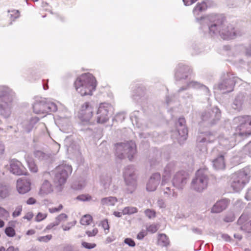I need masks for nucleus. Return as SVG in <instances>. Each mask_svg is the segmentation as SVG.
Here are the masks:
<instances>
[{
  "instance_id": "obj_1",
  "label": "nucleus",
  "mask_w": 251,
  "mask_h": 251,
  "mask_svg": "<svg viewBox=\"0 0 251 251\" xmlns=\"http://www.w3.org/2000/svg\"><path fill=\"white\" fill-rule=\"evenodd\" d=\"M74 86L76 91L81 96H91L96 89L97 80L91 74L84 73L77 77Z\"/></svg>"
},
{
  "instance_id": "obj_2",
  "label": "nucleus",
  "mask_w": 251,
  "mask_h": 251,
  "mask_svg": "<svg viewBox=\"0 0 251 251\" xmlns=\"http://www.w3.org/2000/svg\"><path fill=\"white\" fill-rule=\"evenodd\" d=\"M251 177V169L248 167H245L231 176L229 180L230 185L233 191H239L249 182Z\"/></svg>"
},
{
  "instance_id": "obj_3",
  "label": "nucleus",
  "mask_w": 251,
  "mask_h": 251,
  "mask_svg": "<svg viewBox=\"0 0 251 251\" xmlns=\"http://www.w3.org/2000/svg\"><path fill=\"white\" fill-rule=\"evenodd\" d=\"M234 123L237 125L235 134L240 136L251 135V115H243L235 117Z\"/></svg>"
},
{
  "instance_id": "obj_4",
  "label": "nucleus",
  "mask_w": 251,
  "mask_h": 251,
  "mask_svg": "<svg viewBox=\"0 0 251 251\" xmlns=\"http://www.w3.org/2000/svg\"><path fill=\"white\" fill-rule=\"evenodd\" d=\"M115 147L117 156L120 159L124 158L123 153H120L122 151H124V153L128 154L127 157L129 160H132L136 152V145L132 141L118 143L116 144Z\"/></svg>"
},
{
  "instance_id": "obj_5",
  "label": "nucleus",
  "mask_w": 251,
  "mask_h": 251,
  "mask_svg": "<svg viewBox=\"0 0 251 251\" xmlns=\"http://www.w3.org/2000/svg\"><path fill=\"white\" fill-rule=\"evenodd\" d=\"M208 183L207 171L206 170H199L195 179L192 183V187L197 191H202L207 187Z\"/></svg>"
},
{
  "instance_id": "obj_6",
  "label": "nucleus",
  "mask_w": 251,
  "mask_h": 251,
  "mask_svg": "<svg viewBox=\"0 0 251 251\" xmlns=\"http://www.w3.org/2000/svg\"><path fill=\"white\" fill-rule=\"evenodd\" d=\"M72 172V168L68 165H61L56 169V174L54 182L56 186H61L64 184L68 177Z\"/></svg>"
},
{
  "instance_id": "obj_7",
  "label": "nucleus",
  "mask_w": 251,
  "mask_h": 251,
  "mask_svg": "<svg viewBox=\"0 0 251 251\" xmlns=\"http://www.w3.org/2000/svg\"><path fill=\"white\" fill-rule=\"evenodd\" d=\"M94 105L90 102H85L81 105L78 112L79 118L84 122H89L94 115Z\"/></svg>"
},
{
  "instance_id": "obj_8",
  "label": "nucleus",
  "mask_w": 251,
  "mask_h": 251,
  "mask_svg": "<svg viewBox=\"0 0 251 251\" xmlns=\"http://www.w3.org/2000/svg\"><path fill=\"white\" fill-rule=\"evenodd\" d=\"M110 105L107 103H101L97 111V122L103 124L109 120V112L111 110Z\"/></svg>"
},
{
  "instance_id": "obj_9",
  "label": "nucleus",
  "mask_w": 251,
  "mask_h": 251,
  "mask_svg": "<svg viewBox=\"0 0 251 251\" xmlns=\"http://www.w3.org/2000/svg\"><path fill=\"white\" fill-rule=\"evenodd\" d=\"M220 28L219 33L220 36L224 40H229L235 37L237 34V31L235 30L233 25H218Z\"/></svg>"
},
{
  "instance_id": "obj_10",
  "label": "nucleus",
  "mask_w": 251,
  "mask_h": 251,
  "mask_svg": "<svg viewBox=\"0 0 251 251\" xmlns=\"http://www.w3.org/2000/svg\"><path fill=\"white\" fill-rule=\"evenodd\" d=\"M10 171L17 175H26L27 170L21 162L13 160L10 163Z\"/></svg>"
},
{
  "instance_id": "obj_11",
  "label": "nucleus",
  "mask_w": 251,
  "mask_h": 251,
  "mask_svg": "<svg viewBox=\"0 0 251 251\" xmlns=\"http://www.w3.org/2000/svg\"><path fill=\"white\" fill-rule=\"evenodd\" d=\"M16 188L20 194H25L31 189V182L27 179L19 178L17 181Z\"/></svg>"
},
{
  "instance_id": "obj_12",
  "label": "nucleus",
  "mask_w": 251,
  "mask_h": 251,
  "mask_svg": "<svg viewBox=\"0 0 251 251\" xmlns=\"http://www.w3.org/2000/svg\"><path fill=\"white\" fill-rule=\"evenodd\" d=\"M160 180V175L159 174H153L149 179L147 185V190L149 191H153L156 190L157 186Z\"/></svg>"
},
{
  "instance_id": "obj_13",
  "label": "nucleus",
  "mask_w": 251,
  "mask_h": 251,
  "mask_svg": "<svg viewBox=\"0 0 251 251\" xmlns=\"http://www.w3.org/2000/svg\"><path fill=\"white\" fill-rule=\"evenodd\" d=\"M229 201L227 199H222L218 201L213 205L211 209L212 213H220L226 209Z\"/></svg>"
},
{
  "instance_id": "obj_14",
  "label": "nucleus",
  "mask_w": 251,
  "mask_h": 251,
  "mask_svg": "<svg viewBox=\"0 0 251 251\" xmlns=\"http://www.w3.org/2000/svg\"><path fill=\"white\" fill-rule=\"evenodd\" d=\"M132 169L130 170L129 169L126 170L124 172L125 180L128 185H132L133 186L136 185V180L135 177V174L133 172H131Z\"/></svg>"
},
{
  "instance_id": "obj_15",
  "label": "nucleus",
  "mask_w": 251,
  "mask_h": 251,
  "mask_svg": "<svg viewBox=\"0 0 251 251\" xmlns=\"http://www.w3.org/2000/svg\"><path fill=\"white\" fill-rule=\"evenodd\" d=\"M49 108V104L44 102H38L33 105L34 112L38 114L47 113Z\"/></svg>"
},
{
  "instance_id": "obj_16",
  "label": "nucleus",
  "mask_w": 251,
  "mask_h": 251,
  "mask_svg": "<svg viewBox=\"0 0 251 251\" xmlns=\"http://www.w3.org/2000/svg\"><path fill=\"white\" fill-rule=\"evenodd\" d=\"M12 101L11 96L7 93L0 96V108L5 109L11 105Z\"/></svg>"
},
{
  "instance_id": "obj_17",
  "label": "nucleus",
  "mask_w": 251,
  "mask_h": 251,
  "mask_svg": "<svg viewBox=\"0 0 251 251\" xmlns=\"http://www.w3.org/2000/svg\"><path fill=\"white\" fill-rule=\"evenodd\" d=\"M178 124L181 127L180 129H178V134L181 137L186 139L188 134V130L185 126L186 121L185 119L184 118H179L178 120Z\"/></svg>"
},
{
  "instance_id": "obj_18",
  "label": "nucleus",
  "mask_w": 251,
  "mask_h": 251,
  "mask_svg": "<svg viewBox=\"0 0 251 251\" xmlns=\"http://www.w3.org/2000/svg\"><path fill=\"white\" fill-rule=\"evenodd\" d=\"M53 191L52 185L48 180H45L42 184L39 194L42 196L48 195Z\"/></svg>"
},
{
  "instance_id": "obj_19",
  "label": "nucleus",
  "mask_w": 251,
  "mask_h": 251,
  "mask_svg": "<svg viewBox=\"0 0 251 251\" xmlns=\"http://www.w3.org/2000/svg\"><path fill=\"white\" fill-rule=\"evenodd\" d=\"M187 174L184 171L177 172L175 176L173 183L174 185L177 186L180 183H182L186 179Z\"/></svg>"
},
{
  "instance_id": "obj_20",
  "label": "nucleus",
  "mask_w": 251,
  "mask_h": 251,
  "mask_svg": "<svg viewBox=\"0 0 251 251\" xmlns=\"http://www.w3.org/2000/svg\"><path fill=\"white\" fill-rule=\"evenodd\" d=\"M213 166L217 169H222L225 167L224 157L220 155L213 161Z\"/></svg>"
},
{
  "instance_id": "obj_21",
  "label": "nucleus",
  "mask_w": 251,
  "mask_h": 251,
  "mask_svg": "<svg viewBox=\"0 0 251 251\" xmlns=\"http://www.w3.org/2000/svg\"><path fill=\"white\" fill-rule=\"evenodd\" d=\"M169 240L165 234H159L158 235L157 244L162 247H167L169 245Z\"/></svg>"
},
{
  "instance_id": "obj_22",
  "label": "nucleus",
  "mask_w": 251,
  "mask_h": 251,
  "mask_svg": "<svg viewBox=\"0 0 251 251\" xmlns=\"http://www.w3.org/2000/svg\"><path fill=\"white\" fill-rule=\"evenodd\" d=\"M223 23V21L222 19L217 18L216 20V23L213 25H211L209 26V30L210 32H212L215 33L216 31H218L220 30V28L219 27L218 25H222Z\"/></svg>"
},
{
  "instance_id": "obj_23",
  "label": "nucleus",
  "mask_w": 251,
  "mask_h": 251,
  "mask_svg": "<svg viewBox=\"0 0 251 251\" xmlns=\"http://www.w3.org/2000/svg\"><path fill=\"white\" fill-rule=\"evenodd\" d=\"M207 8L206 3L202 1L198 3L193 9V13L195 15H198L200 12L205 10Z\"/></svg>"
},
{
  "instance_id": "obj_24",
  "label": "nucleus",
  "mask_w": 251,
  "mask_h": 251,
  "mask_svg": "<svg viewBox=\"0 0 251 251\" xmlns=\"http://www.w3.org/2000/svg\"><path fill=\"white\" fill-rule=\"evenodd\" d=\"M9 195V190L8 187L2 184H0V198L4 199Z\"/></svg>"
},
{
  "instance_id": "obj_25",
  "label": "nucleus",
  "mask_w": 251,
  "mask_h": 251,
  "mask_svg": "<svg viewBox=\"0 0 251 251\" xmlns=\"http://www.w3.org/2000/svg\"><path fill=\"white\" fill-rule=\"evenodd\" d=\"M93 221L92 216L89 214L83 215L80 219V223L81 225L87 226L90 225Z\"/></svg>"
},
{
  "instance_id": "obj_26",
  "label": "nucleus",
  "mask_w": 251,
  "mask_h": 251,
  "mask_svg": "<svg viewBox=\"0 0 251 251\" xmlns=\"http://www.w3.org/2000/svg\"><path fill=\"white\" fill-rule=\"evenodd\" d=\"M28 167L30 171L33 173H36L38 171V167L35 164L34 161L31 158H27L26 159Z\"/></svg>"
},
{
  "instance_id": "obj_27",
  "label": "nucleus",
  "mask_w": 251,
  "mask_h": 251,
  "mask_svg": "<svg viewBox=\"0 0 251 251\" xmlns=\"http://www.w3.org/2000/svg\"><path fill=\"white\" fill-rule=\"evenodd\" d=\"M116 201V199L114 197L105 198L101 200V203L103 205H113Z\"/></svg>"
},
{
  "instance_id": "obj_28",
  "label": "nucleus",
  "mask_w": 251,
  "mask_h": 251,
  "mask_svg": "<svg viewBox=\"0 0 251 251\" xmlns=\"http://www.w3.org/2000/svg\"><path fill=\"white\" fill-rule=\"evenodd\" d=\"M138 209L137 208L134 207H125L123 210V213L124 215L126 214H132L137 212Z\"/></svg>"
},
{
  "instance_id": "obj_29",
  "label": "nucleus",
  "mask_w": 251,
  "mask_h": 251,
  "mask_svg": "<svg viewBox=\"0 0 251 251\" xmlns=\"http://www.w3.org/2000/svg\"><path fill=\"white\" fill-rule=\"evenodd\" d=\"M158 229V225L157 224H151L147 227V230L151 233H155Z\"/></svg>"
},
{
  "instance_id": "obj_30",
  "label": "nucleus",
  "mask_w": 251,
  "mask_h": 251,
  "mask_svg": "<svg viewBox=\"0 0 251 251\" xmlns=\"http://www.w3.org/2000/svg\"><path fill=\"white\" fill-rule=\"evenodd\" d=\"M9 12L10 13V18L13 21H14L20 16V11L18 10H12L11 11H9Z\"/></svg>"
},
{
  "instance_id": "obj_31",
  "label": "nucleus",
  "mask_w": 251,
  "mask_h": 251,
  "mask_svg": "<svg viewBox=\"0 0 251 251\" xmlns=\"http://www.w3.org/2000/svg\"><path fill=\"white\" fill-rule=\"evenodd\" d=\"M100 225L104 229L105 232L107 233L109 229V225L107 219H104L100 222Z\"/></svg>"
},
{
  "instance_id": "obj_32",
  "label": "nucleus",
  "mask_w": 251,
  "mask_h": 251,
  "mask_svg": "<svg viewBox=\"0 0 251 251\" xmlns=\"http://www.w3.org/2000/svg\"><path fill=\"white\" fill-rule=\"evenodd\" d=\"M5 233L9 237H14L15 234V229L12 227H7L5 229Z\"/></svg>"
},
{
  "instance_id": "obj_33",
  "label": "nucleus",
  "mask_w": 251,
  "mask_h": 251,
  "mask_svg": "<svg viewBox=\"0 0 251 251\" xmlns=\"http://www.w3.org/2000/svg\"><path fill=\"white\" fill-rule=\"evenodd\" d=\"M52 238V235L51 234L47 235L44 236L38 237L37 240L40 242H48Z\"/></svg>"
},
{
  "instance_id": "obj_34",
  "label": "nucleus",
  "mask_w": 251,
  "mask_h": 251,
  "mask_svg": "<svg viewBox=\"0 0 251 251\" xmlns=\"http://www.w3.org/2000/svg\"><path fill=\"white\" fill-rule=\"evenodd\" d=\"M190 68L187 66L183 65L182 66H180L176 73V75L178 76L179 74H180L181 72H185L186 73H188L190 71Z\"/></svg>"
},
{
  "instance_id": "obj_35",
  "label": "nucleus",
  "mask_w": 251,
  "mask_h": 251,
  "mask_svg": "<svg viewBox=\"0 0 251 251\" xmlns=\"http://www.w3.org/2000/svg\"><path fill=\"white\" fill-rule=\"evenodd\" d=\"M145 213L146 215L150 219L154 218L156 216V213L155 211L153 210L147 209L145 210Z\"/></svg>"
},
{
  "instance_id": "obj_36",
  "label": "nucleus",
  "mask_w": 251,
  "mask_h": 251,
  "mask_svg": "<svg viewBox=\"0 0 251 251\" xmlns=\"http://www.w3.org/2000/svg\"><path fill=\"white\" fill-rule=\"evenodd\" d=\"M47 217V214L46 213L39 212L35 217V221L40 222L46 219Z\"/></svg>"
},
{
  "instance_id": "obj_37",
  "label": "nucleus",
  "mask_w": 251,
  "mask_h": 251,
  "mask_svg": "<svg viewBox=\"0 0 251 251\" xmlns=\"http://www.w3.org/2000/svg\"><path fill=\"white\" fill-rule=\"evenodd\" d=\"M23 208L21 205L17 206L12 213V216L15 218L20 216L22 211Z\"/></svg>"
},
{
  "instance_id": "obj_38",
  "label": "nucleus",
  "mask_w": 251,
  "mask_h": 251,
  "mask_svg": "<svg viewBox=\"0 0 251 251\" xmlns=\"http://www.w3.org/2000/svg\"><path fill=\"white\" fill-rule=\"evenodd\" d=\"M82 246L87 249H92L96 247V244L95 243H90L86 242H82L81 243Z\"/></svg>"
},
{
  "instance_id": "obj_39",
  "label": "nucleus",
  "mask_w": 251,
  "mask_h": 251,
  "mask_svg": "<svg viewBox=\"0 0 251 251\" xmlns=\"http://www.w3.org/2000/svg\"><path fill=\"white\" fill-rule=\"evenodd\" d=\"M98 233V229L97 227H94L92 230H87L86 234L88 237H93L96 236Z\"/></svg>"
},
{
  "instance_id": "obj_40",
  "label": "nucleus",
  "mask_w": 251,
  "mask_h": 251,
  "mask_svg": "<svg viewBox=\"0 0 251 251\" xmlns=\"http://www.w3.org/2000/svg\"><path fill=\"white\" fill-rule=\"evenodd\" d=\"M242 228L246 231L247 232L251 233V220L242 226Z\"/></svg>"
},
{
  "instance_id": "obj_41",
  "label": "nucleus",
  "mask_w": 251,
  "mask_h": 251,
  "mask_svg": "<svg viewBox=\"0 0 251 251\" xmlns=\"http://www.w3.org/2000/svg\"><path fill=\"white\" fill-rule=\"evenodd\" d=\"M9 216V212L5 208L0 206V217H7Z\"/></svg>"
},
{
  "instance_id": "obj_42",
  "label": "nucleus",
  "mask_w": 251,
  "mask_h": 251,
  "mask_svg": "<svg viewBox=\"0 0 251 251\" xmlns=\"http://www.w3.org/2000/svg\"><path fill=\"white\" fill-rule=\"evenodd\" d=\"M67 215L64 213H62L60 214L57 217V219L59 221V222H66L67 220Z\"/></svg>"
},
{
  "instance_id": "obj_43",
  "label": "nucleus",
  "mask_w": 251,
  "mask_h": 251,
  "mask_svg": "<svg viewBox=\"0 0 251 251\" xmlns=\"http://www.w3.org/2000/svg\"><path fill=\"white\" fill-rule=\"evenodd\" d=\"M147 230H142L138 234L137 238L139 240H142L147 235Z\"/></svg>"
},
{
  "instance_id": "obj_44",
  "label": "nucleus",
  "mask_w": 251,
  "mask_h": 251,
  "mask_svg": "<svg viewBox=\"0 0 251 251\" xmlns=\"http://www.w3.org/2000/svg\"><path fill=\"white\" fill-rule=\"evenodd\" d=\"M124 242L130 247H133L135 246V242L131 238H126L124 240Z\"/></svg>"
},
{
  "instance_id": "obj_45",
  "label": "nucleus",
  "mask_w": 251,
  "mask_h": 251,
  "mask_svg": "<svg viewBox=\"0 0 251 251\" xmlns=\"http://www.w3.org/2000/svg\"><path fill=\"white\" fill-rule=\"evenodd\" d=\"M63 208V206L62 204H60L58 207H52L49 208V211L50 213H55L60 211Z\"/></svg>"
},
{
  "instance_id": "obj_46",
  "label": "nucleus",
  "mask_w": 251,
  "mask_h": 251,
  "mask_svg": "<svg viewBox=\"0 0 251 251\" xmlns=\"http://www.w3.org/2000/svg\"><path fill=\"white\" fill-rule=\"evenodd\" d=\"M34 215L32 212L29 211L27 212L23 217V219H26L28 221H30L33 217Z\"/></svg>"
},
{
  "instance_id": "obj_47",
  "label": "nucleus",
  "mask_w": 251,
  "mask_h": 251,
  "mask_svg": "<svg viewBox=\"0 0 251 251\" xmlns=\"http://www.w3.org/2000/svg\"><path fill=\"white\" fill-rule=\"evenodd\" d=\"M170 173H168L166 170H165L164 174L163 176L162 184L166 183V181L170 178Z\"/></svg>"
},
{
  "instance_id": "obj_48",
  "label": "nucleus",
  "mask_w": 251,
  "mask_h": 251,
  "mask_svg": "<svg viewBox=\"0 0 251 251\" xmlns=\"http://www.w3.org/2000/svg\"><path fill=\"white\" fill-rule=\"evenodd\" d=\"M73 226V225L71 223H68L67 224H64L62 225V228L64 230H68Z\"/></svg>"
},
{
  "instance_id": "obj_49",
  "label": "nucleus",
  "mask_w": 251,
  "mask_h": 251,
  "mask_svg": "<svg viewBox=\"0 0 251 251\" xmlns=\"http://www.w3.org/2000/svg\"><path fill=\"white\" fill-rule=\"evenodd\" d=\"M36 200L34 198H29L26 201L27 204L31 205L36 203Z\"/></svg>"
},
{
  "instance_id": "obj_50",
  "label": "nucleus",
  "mask_w": 251,
  "mask_h": 251,
  "mask_svg": "<svg viewBox=\"0 0 251 251\" xmlns=\"http://www.w3.org/2000/svg\"><path fill=\"white\" fill-rule=\"evenodd\" d=\"M5 151V146L3 143L0 141V155H2Z\"/></svg>"
},
{
  "instance_id": "obj_51",
  "label": "nucleus",
  "mask_w": 251,
  "mask_h": 251,
  "mask_svg": "<svg viewBox=\"0 0 251 251\" xmlns=\"http://www.w3.org/2000/svg\"><path fill=\"white\" fill-rule=\"evenodd\" d=\"M35 233V231L34 229H29L28 230L27 232H26V235H33Z\"/></svg>"
},
{
  "instance_id": "obj_52",
  "label": "nucleus",
  "mask_w": 251,
  "mask_h": 251,
  "mask_svg": "<svg viewBox=\"0 0 251 251\" xmlns=\"http://www.w3.org/2000/svg\"><path fill=\"white\" fill-rule=\"evenodd\" d=\"M55 225L53 224L49 225L48 226H46V228L44 230V231L46 232L47 230L51 229Z\"/></svg>"
},
{
  "instance_id": "obj_53",
  "label": "nucleus",
  "mask_w": 251,
  "mask_h": 251,
  "mask_svg": "<svg viewBox=\"0 0 251 251\" xmlns=\"http://www.w3.org/2000/svg\"><path fill=\"white\" fill-rule=\"evenodd\" d=\"M114 215L117 217H121L122 216V213L119 212H114Z\"/></svg>"
},
{
  "instance_id": "obj_54",
  "label": "nucleus",
  "mask_w": 251,
  "mask_h": 251,
  "mask_svg": "<svg viewBox=\"0 0 251 251\" xmlns=\"http://www.w3.org/2000/svg\"><path fill=\"white\" fill-rule=\"evenodd\" d=\"M4 226V222L0 219V228L3 227Z\"/></svg>"
},
{
  "instance_id": "obj_55",
  "label": "nucleus",
  "mask_w": 251,
  "mask_h": 251,
  "mask_svg": "<svg viewBox=\"0 0 251 251\" xmlns=\"http://www.w3.org/2000/svg\"><path fill=\"white\" fill-rule=\"evenodd\" d=\"M194 231H195L196 232H197L199 233H201V230H200L199 229H194Z\"/></svg>"
},
{
  "instance_id": "obj_56",
  "label": "nucleus",
  "mask_w": 251,
  "mask_h": 251,
  "mask_svg": "<svg viewBox=\"0 0 251 251\" xmlns=\"http://www.w3.org/2000/svg\"><path fill=\"white\" fill-rule=\"evenodd\" d=\"M14 250V248L13 247H10L8 248L7 251H13Z\"/></svg>"
},
{
  "instance_id": "obj_57",
  "label": "nucleus",
  "mask_w": 251,
  "mask_h": 251,
  "mask_svg": "<svg viewBox=\"0 0 251 251\" xmlns=\"http://www.w3.org/2000/svg\"><path fill=\"white\" fill-rule=\"evenodd\" d=\"M0 251H5V249L4 247H1L0 248Z\"/></svg>"
},
{
  "instance_id": "obj_58",
  "label": "nucleus",
  "mask_w": 251,
  "mask_h": 251,
  "mask_svg": "<svg viewBox=\"0 0 251 251\" xmlns=\"http://www.w3.org/2000/svg\"><path fill=\"white\" fill-rule=\"evenodd\" d=\"M245 251H251V250L248 249H246L245 250Z\"/></svg>"
},
{
  "instance_id": "obj_59",
  "label": "nucleus",
  "mask_w": 251,
  "mask_h": 251,
  "mask_svg": "<svg viewBox=\"0 0 251 251\" xmlns=\"http://www.w3.org/2000/svg\"><path fill=\"white\" fill-rule=\"evenodd\" d=\"M89 199L88 197H87L85 199H83V200H89Z\"/></svg>"
}]
</instances>
